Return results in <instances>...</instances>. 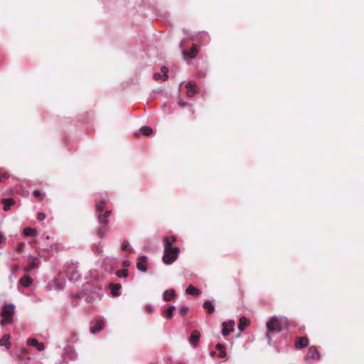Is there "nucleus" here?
<instances>
[{"mask_svg":"<svg viewBox=\"0 0 364 364\" xmlns=\"http://www.w3.org/2000/svg\"><path fill=\"white\" fill-rule=\"evenodd\" d=\"M267 337L271 340V334L274 332H280L283 328H287L289 326L288 318L285 316L272 317L266 323Z\"/></svg>","mask_w":364,"mask_h":364,"instance_id":"obj_1","label":"nucleus"},{"mask_svg":"<svg viewBox=\"0 0 364 364\" xmlns=\"http://www.w3.org/2000/svg\"><path fill=\"white\" fill-rule=\"evenodd\" d=\"M15 312V306L12 304H4L1 311L0 321L1 326L11 324L14 321V316Z\"/></svg>","mask_w":364,"mask_h":364,"instance_id":"obj_2","label":"nucleus"},{"mask_svg":"<svg viewBox=\"0 0 364 364\" xmlns=\"http://www.w3.org/2000/svg\"><path fill=\"white\" fill-rule=\"evenodd\" d=\"M180 249L177 247L164 248L162 260L166 264H172L178 257Z\"/></svg>","mask_w":364,"mask_h":364,"instance_id":"obj_3","label":"nucleus"},{"mask_svg":"<svg viewBox=\"0 0 364 364\" xmlns=\"http://www.w3.org/2000/svg\"><path fill=\"white\" fill-rule=\"evenodd\" d=\"M186 88L187 90L186 91V95L188 97H194L199 91V89L196 84L193 82H188L186 85Z\"/></svg>","mask_w":364,"mask_h":364,"instance_id":"obj_4","label":"nucleus"},{"mask_svg":"<svg viewBox=\"0 0 364 364\" xmlns=\"http://www.w3.org/2000/svg\"><path fill=\"white\" fill-rule=\"evenodd\" d=\"M306 358L314 360H320L321 354L317 348L315 346H311L308 350Z\"/></svg>","mask_w":364,"mask_h":364,"instance_id":"obj_5","label":"nucleus"},{"mask_svg":"<svg viewBox=\"0 0 364 364\" xmlns=\"http://www.w3.org/2000/svg\"><path fill=\"white\" fill-rule=\"evenodd\" d=\"M235 321H229L228 322H224L223 323L222 334L225 336L229 335L234 331Z\"/></svg>","mask_w":364,"mask_h":364,"instance_id":"obj_6","label":"nucleus"},{"mask_svg":"<svg viewBox=\"0 0 364 364\" xmlns=\"http://www.w3.org/2000/svg\"><path fill=\"white\" fill-rule=\"evenodd\" d=\"M148 267V259L146 256H141L138 259V262L136 263L137 269L143 272L147 271Z\"/></svg>","mask_w":364,"mask_h":364,"instance_id":"obj_7","label":"nucleus"},{"mask_svg":"<svg viewBox=\"0 0 364 364\" xmlns=\"http://www.w3.org/2000/svg\"><path fill=\"white\" fill-rule=\"evenodd\" d=\"M309 338L306 336L299 337L295 341V348L297 349L303 348L309 345Z\"/></svg>","mask_w":364,"mask_h":364,"instance_id":"obj_8","label":"nucleus"},{"mask_svg":"<svg viewBox=\"0 0 364 364\" xmlns=\"http://www.w3.org/2000/svg\"><path fill=\"white\" fill-rule=\"evenodd\" d=\"M111 210H107L104 214L99 213L97 218L100 224L107 225L109 223L108 218L111 215Z\"/></svg>","mask_w":364,"mask_h":364,"instance_id":"obj_9","label":"nucleus"},{"mask_svg":"<svg viewBox=\"0 0 364 364\" xmlns=\"http://www.w3.org/2000/svg\"><path fill=\"white\" fill-rule=\"evenodd\" d=\"M1 203L4 204L3 210L5 212H7L11 209V207L15 204V200L11 198H4L2 199Z\"/></svg>","mask_w":364,"mask_h":364,"instance_id":"obj_10","label":"nucleus"},{"mask_svg":"<svg viewBox=\"0 0 364 364\" xmlns=\"http://www.w3.org/2000/svg\"><path fill=\"white\" fill-rule=\"evenodd\" d=\"M200 333L198 331L195 330L192 332L189 338V342L193 346H196L199 341Z\"/></svg>","mask_w":364,"mask_h":364,"instance_id":"obj_11","label":"nucleus"},{"mask_svg":"<svg viewBox=\"0 0 364 364\" xmlns=\"http://www.w3.org/2000/svg\"><path fill=\"white\" fill-rule=\"evenodd\" d=\"M186 293L188 295L198 296L201 294V291L193 285H189L186 289Z\"/></svg>","mask_w":364,"mask_h":364,"instance_id":"obj_12","label":"nucleus"},{"mask_svg":"<svg viewBox=\"0 0 364 364\" xmlns=\"http://www.w3.org/2000/svg\"><path fill=\"white\" fill-rule=\"evenodd\" d=\"M27 344L28 346H35L38 350H43L44 349L43 343H39L35 338H29V339H28Z\"/></svg>","mask_w":364,"mask_h":364,"instance_id":"obj_13","label":"nucleus"},{"mask_svg":"<svg viewBox=\"0 0 364 364\" xmlns=\"http://www.w3.org/2000/svg\"><path fill=\"white\" fill-rule=\"evenodd\" d=\"M104 328V322L101 320L97 321L94 326L90 328V332L95 333L100 331Z\"/></svg>","mask_w":364,"mask_h":364,"instance_id":"obj_14","label":"nucleus"},{"mask_svg":"<svg viewBox=\"0 0 364 364\" xmlns=\"http://www.w3.org/2000/svg\"><path fill=\"white\" fill-rule=\"evenodd\" d=\"M33 282V279L28 275H25L19 280V284L24 288H28Z\"/></svg>","mask_w":364,"mask_h":364,"instance_id":"obj_15","label":"nucleus"},{"mask_svg":"<svg viewBox=\"0 0 364 364\" xmlns=\"http://www.w3.org/2000/svg\"><path fill=\"white\" fill-rule=\"evenodd\" d=\"M198 53V49L197 48L196 46H193L189 51L183 52V55L185 58L186 57L189 58H193L197 55Z\"/></svg>","mask_w":364,"mask_h":364,"instance_id":"obj_16","label":"nucleus"},{"mask_svg":"<svg viewBox=\"0 0 364 364\" xmlns=\"http://www.w3.org/2000/svg\"><path fill=\"white\" fill-rule=\"evenodd\" d=\"M39 265V259L38 258H33L31 262L24 267V271H31L35 268H37Z\"/></svg>","mask_w":364,"mask_h":364,"instance_id":"obj_17","label":"nucleus"},{"mask_svg":"<svg viewBox=\"0 0 364 364\" xmlns=\"http://www.w3.org/2000/svg\"><path fill=\"white\" fill-rule=\"evenodd\" d=\"M103 267L106 271L112 272L114 268L113 260L108 258L105 259L103 261Z\"/></svg>","mask_w":364,"mask_h":364,"instance_id":"obj_18","label":"nucleus"},{"mask_svg":"<svg viewBox=\"0 0 364 364\" xmlns=\"http://www.w3.org/2000/svg\"><path fill=\"white\" fill-rule=\"evenodd\" d=\"M109 289L111 290V294L113 296H117L119 295V290L121 289L120 284H110Z\"/></svg>","mask_w":364,"mask_h":364,"instance_id":"obj_19","label":"nucleus"},{"mask_svg":"<svg viewBox=\"0 0 364 364\" xmlns=\"http://www.w3.org/2000/svg\"><path fill=\"white\" fill-rule=\"evenodd\" d=\"M250 323V321L249 319H247L246 317H241L239 320L238 323V328L242 331H243L246 327H247Z\"/></svg>","mask_w":364,"mask_h":364,"instance_id":"obj_20","label":"nucleus"},{"mask_svg":"<svg viewBox=\"0 0 364 364\" xmlns=\"http://www.w3.org/2000/svg\"><path fill=\"white\" fill-rule=\"evenodd\" d=\"M23 234L25 237H36L37 230L35 228L28 227L23 229Z\"/></svg>","mask_w":364,"mask_h":364,"instance_id":"obj_21","label":"nucleus"},{"mask_svg":"<svg viewBox=\"0 0 364 364\" xmlns=\"http://www.w3.org/2000/svg\"><path fill=\"white\" fill-rule=\"evenodd\" d=\"M175 291L173 289H168L164 292L163 299L166 301H171L175 296Z\"/></svg>","mask_w":364,"mask_h":364,"instance_id":"obj_22","label":"nucleus"},{"mask_svg":"<svg viewBox=\"0 0 364 364\" xmlns=\"http://www.w3.org/2000/svg\"><path fill=\"white\" fill-rule=\"evenodd\" d=\"M176 241V236H168L164 238V248L172 247L171 245Z\"/></svg>","mask_w":364,"mask_h":364,"instance_id":"obj_23","label":"nucleus"},{"mask_svg":"<svg viewBox=\"0 0 364 364\" xmlns=\"http://www.w3.org/2000/svg\"><path fill=\"white\" fill-rule=\"evenodd\" d=\"M9 339H10V336L9 334L4 335L2 338L0 339V346H5L6 349H9L11 346Z\"/></svg>","mask_w":364,"mask_h":364,"instance_id":"obj_24","label":"nucleus"},{"mask_svg":"<svg viewBox=\"0 0 364 364\" xmlns=\"http://www.w3.org/2000/svg\"><path fill=\"white\" fill-rule=\"evenodd\" d=\"M107 204V200H100L95 204L96 210L98 213L102 212L103 210L105 209V208L106 207Z\"/></svg>","mask_w":364,"mask_h":364,"instance_id":"obj_25","label":"nucleus"},{"mask_svg":"<svg viewBox=\"0 0 364 364\" xmlns=\"http://www.w3.org/2000/svg\"><path fill=\"white\" fill-rule=\"evenodd\" d=\"M139 132L144 136H149L153 133V129L149 127L144 126L139 129Z\"/></svg>","mask_w":364,"mask_h":364,"instance_id":"obj_26","label":"nucleus"},{"mask_svg":"<svg viewBox=\"0 0 364 364\" xmlns=\"http://www.w3.org/2000/svg\"><path fill=\"white\" fill-rule=\"evenodd\" d=\"M203 308L206 309L209 314L213 313L215 310L213 304L209 301H206L204 302Z\"/></svg>","mask_w":364,"mask_h":364,"instance_id":"obj_27","label":"nucleus"},{"mask_svg":"<svg viewBox=\"0 0 364 364\" xmlns=\"http://www.w3.org/2000/svg\"><path fill=\"white\" fill-rule=\"evenodd\" d=\"M216 349L219 350L218 356L223 358L226 355L225 349L223 345L218 343L216 346Z\"/></svg>","mask_w":364,"mask_h":364,"instance_id":"obj_28","label":"nucleus"},{"mask_svg":"<svg viewBox=\"0 0 364 364\" xmlns=\"http://www.w3.org/2000/svg\"><path fill=\"white\" fill-rule=\"evenodd\" d=\"M174 310H175V306H171L168 307V309L164 312L165 316L167 318L171 319L173 317V312Z\"/></svg>","mask_w":364,"mask_h":364,"instance_id":"obj_29","label":"nucleus"},{"mask_svg":"<svg viewBox=\"0 0 364 364\" xmlns=\"http://www.w3.org/2000/svg\"><path fill=\"white\" fill-rule=\"evenodd\" d=\"M116 274L119 277L126 278L128 276V272L127 269H122V270L117 271Z\"/></svg>","mask_w":364,"mask_h":364,"instance_id":"obj_30","label":"nucleus"},{"mask_svg":"<svg viewBox=\"0 0 364 364\" xmlns=\"http://www.w3.org/2000/svg\"><path fill=\"white\" fill-rule=\"evenodd\" d=\"M161 73H163V80H166L168 78V70L166 66H163L161 69Z\"/></svg>","mask_w":364,"mask_h":364,"instance_id":"obj_31","label":"nucleus"},{"mask_svg":"<svg viewBox=\"0 0 364 364\" xmlns=\"http://www.w3.org/2000/svg\"><path fill=\"white\" fill-rule=\"evenodd\" d=\"M107 230L106 228H99L97 234L100 237H104L106 235Z\"/></svg>","mask_w":364,"mask_h":364,"instance_id":"obj_32","label":"nucleus"},{"mask_svg":"<svg viewBox=\"0 0 364 364\" xmlns=\"http://www.w3.org/2000/svg\"><path fill=\"white\" fill-rule=\"evenodd\" d=\"M188 308L187 306H181L179 309V312L181 316H185L188 312Z\"/></svg>","mask_w":364,"mask_h":364,"instance_id":"obj_33","label":"nucleus"},{"mask_svg":"<svg viewBox=\"0 0 364 364\" xmlns=\"http://www.w3.org/2000/svg\"><path fill=\"white\" fill-rule=\"evenodd\" d=\"M129 244V242L125 240L122 242V245H121V248L122 250H127V249L128 248Z\"/></svg>","mask_w":364,"mask_h":364,"instance_id":"obj_34","label":"nucleus"},{"mask_svg":"<svg viewBox=\"0 0 364 364\" xmlns=\"http://www.w3.org/2000/svg\"><path fill=\"white\" fill-rule=\"evenodd\" d=\"M154 77L156 80H163V75H161V73H156L154 75Z\"/></svg>","mask_w":364,"mask_h":364,"instance_id":"obj_35","label":"nucleus"},{"mask_svg":"<svg viewBox=\"0 0 364 364\" xmlns=\"http://www.w3.org/2000/svg\"><path fill=\"white\" fill-rule=\"evenodd\" d=\"M9 177L8 173H0V182L2 181V180H4Z\"/></svg>","mask_w":364,"mask_h":364,"instance_id":"obj_36","label":"nucleus"},{"mask_svg":"<svg viewBox=\"0 0 364 364\" xmlns=\"http://www.w3.org/2000/svg\"><path fill=\"white\" fill-rule=\"evenodd\" d=\"M45 218H46V215H45L44 213H40L38 214L37 218H38V220L41 221V220H44Z\"/></svg>","mask_w":364,"mask_h":364,"instance_id":"obj_37","label":"nucleus"},{"mask_svg":"<svg viewBox=\"0 0 364 364\" xmlns=\"http://www.w3.org/2000/svg\"><path fill=\"white\" fill-rule=\"evenodd\" d=\"M33 196H35L36 197H38L40 196L41 194V192L38 190H36L33 191Z\"/></svg>","mask_w":364,"mask_h":364,"instance_id":"obj_38","label":"nucleus"},{"mask_svg":"<svg viewBox=\"0 0 364 364\" xmlns=\"http://www.w3.org/2000/svg\"><path fill=\"white\" fill-rule=\"evenodd\" d=\"M24 246H25V245L23 243H19L17 245V248H18V250H23Z\"/></svg>","mask_w":364,"mask_h":364,"instance_id":"obj_39","label":"nucleus"},{"mask_svg":"<svg viewBox=\"0 0 364 364\" xmlns=\"http://www.w3.org/2000/svg\"><path fill=\"white\" fill-rule=\"evenodd\" d=\"M18 269V265H14L13 267H12V271L14 272L16 271H17Z\"/></svg>","mask_w":364,"mask_h":364,"instance_id":"obj_40","label":"nucleus"},{"mask_svg":"<svg viewBox=\"0 0 364 364\" xmlns=\"http://www.w3.org/2000/svg\"><path fill=\"white\" fill-rule=\"evenodd\" d=\"M123 265H124V266H129V262H128V261H125V262H123Z\"/></svg>","mask_w":364,"mask_h":364,"instance_id":"obj_41","label":"nucleus"},{"mask_svg":"<svg viewBox=\"0 0 364 364\" xmlns=\"http://www.w3.org/2000/svg\"><path fill=\"white\" fill-rule=\"evenodd\" d=\"M181 107H185L186 106V104L185 103H180L179 104Z\"/></svg>","mask_w":364,"mask_h":364,"instance_id":"obj_42","label":"nucleus"}]
</instances>
